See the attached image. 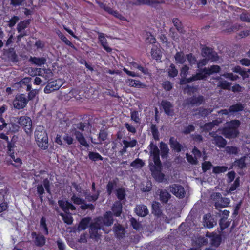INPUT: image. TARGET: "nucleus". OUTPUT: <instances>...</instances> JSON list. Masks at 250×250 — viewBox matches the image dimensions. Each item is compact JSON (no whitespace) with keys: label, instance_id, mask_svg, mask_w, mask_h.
<instances>
[{"label":"nucleus","instance_id":"nucleus-1","mask_svg":"<svg viewBox=\"0 0 250 250\" xmlns=\"http://www.w3.org/2000/svg\"><path fill=\"white\" fill-rule=\"evenodd\" d=\"M153 163L150 162L149 167L151 175L155 180L158 182H162L165 179V174L162 172V164L160 157H153Z\"/></svg>","mask_w":250,"mask_h":250},{"label":"nucleus","instance_id":"nucleus-2","mask_svg":"<svg viewBox=\"0 0 250 250\" xmlns=\"http://www.w3.org/2000/svg\"><path fill=\"white\" fill-rule=\"evenodd\" d=\"M87 125V124L86 123L80 122L77 124H73L70 129L71 132L73 134H74L76 140L82 146L86 147L89 146V145L84 137L83 133L78 130L81 131H84V128Z\"/></svg>","mask_w":250,"mask_h":250},{"label":"nucleus","instance_id":"nucleus-3","mask_svg":"<svg viewBox=\"0 0 250 250\" xmlns=\"http://www.w3.org/2000/svg\"><path fill=\"white\" fill-rule=\"evenodd\" d=\"M35 138L41 148L45 150L48 146V136L43 126H38L35 131Z\"/></svg>","mask_w":250,"mask_h":250},{"label":"nucleus","instance_id":"nucleus-4","mask_svg":"<svg viewBox=\"0 0 250 250\" xmlns=\"http://www.w3.org/2000/svg\"><path fill=\"white\" fill-rule=\"evenodd\" d=\"M14 121L22 127L27 134H30L32 132V122L29 117L23 116L20 117H14Z\"/></svg>","mask_w":250,"mask_h":250},{"label":"nucleus","instance_id":"nucleus-5","mask_svg":"<svg viewBox=\"0 0 250 250\" xmlns=\"http://www.w3.org/2000/svg\"><path fill=\"white\" fill-rule=\"evenodd\" d=\"M63 80L57 79L49 82L44 89V93L49 94L58 90L63 84Z\"/></svg>","mask_w":250,"mask_h":250},{"label":"nucleus","instance_id":"nucleus-6","mask_svg":"<svg viewBox=\"0 0 250 250\" xmlns=\"http://www.w3.org/2000/svg\"><path fill=\"white\" fill-rule=\"evenodd\" d=\"M213 199L215 201V206L217 209L227 207L230 201L229 198L222 197L221 194L219 192L216 193L214 195Z\"/></svg>","mask_w":250,"mask_h":250},{"label":"nucleus","instance_id":"nucleus-7","mask_svg":"<svg viewBox=\"0 0 250 250\" xmlns=\"http://www.w3.org/2000/svg\"><path fill=\"white\" fill-rule=\"evenodd\" d=\"M28 102V100L24 94H21L16 95L13 104L14 107L17 109H23L25 107Z\"/></svg>","mask_w":250,"mask_h":250},{"label":"nucleus","instance_id":"nucleus-8","mask_svg":"<svg viewBox=\"0 0 250 250\" xmlns=\"http://www.w3.org/2000/svg\"><path fill=\"white\" fill-rule=\"evenodd\" d=\"M168 189L177 197L183 198L185 197L186 193L185 189L180 185L172 184L170 185Z\"/></svg>","mask_w":250,"mask_h":250},{"label":"nucleus","instance_id":"nucleus-9","mask_svg":"<svg viewBox=\"0 0 250 250\" xmlns=\"http://www.w3.org/2000/svg\"><path fill=\"white\" fill-rule=\"evenodd\" d=\"M221 133L225 138L230 139L237 137L239 134V131L227 125L222 129Z\"/></svg>","mask_w":250,"mask_h":250},{"label":"nucleus","instance_id":"nucleus-10","mask_svg":"<svg viewBox=\"0 0 250 250\" xmlns=\"http://www.w3.org/2000/svg\"><path fill=\"white\" fill-rule=\"evenodd\" d=\"M58 202L59 207L65 213H69L70 210H75L76 209L75 206L68 200L62 199L59 200Z\"/></svg>","mask_w":250,"mask_h":250},{"label":"nucleus","instance_id":"nucleus-11","mask_svg":"<svg viewBox=\"0 0 250 250\" xmlns=\"http://www.w3.org/2000/svg\"><path fill=\"white\" fill-rule=\"evenodd\" d=\"M200 71L202 73V75L205 76V79L208 76L219 73L221 71V68L217 65H213L208 68L204 67L200 69Z\"/></svg>","mask_w":250,"mask_h":250},{"label":"nucleus","instance_id":"nucleus-12","mask_svg":"<svg viewBox=\"0 0 250 250\" xmlns=\"http://www.w3.org/2000/svg\"><path fill=\"white\" fill-rule=\"evenodd\" d=\"M18 137L14 135L7 143V152L9 156H14L15 151L17 150V146L16 143L17 141Z\"/></svg>","mask_w":250,"mask_h":250},{"label":"nucleus","instance_id":"nucleus-13","mask_svg":"<svg viewBox=\"0 0 250 250\" xmlns=\"http://www.w3.org/2000/svg\"><path fill=\"white\" fill-rule=\"evenodd\" d=\"M95 32L98 35V41L99 43L102 46V47L108 53L112 52V48L108 46V42L105 37L104 33L100 32L99 31H95Z\"/></svg>","mask_w":250,"mask_h":250},{"label":"nucleus","instance_id":"nucleus-14","mask_svg":"<svg viewBox=\"0 0 250 250\" xmlns=\"http://www.w3.org/2000/svg\"><path fill=\"white\" fill-rule=\"evenodd\" d=\"M169 144L171 149L176 153H179L184 150L183 145L178 142L174 137H170Z\"/></svg>","mask_w":250,"mask_h":250},{"label":"nucleus","instance_id":"nucleus-15","mask_svg":"<svg viewBox=\"0 0 250 250\" xmlns=\"http://www.w3.org/2000/svg\"><path fill=\"white\" fill-rule=\"evenodd\" d=\"M161 106L164 110L165 113L168 116H172L174 114L173 104L168 101L163 100L161 101Z\"/></svg>","mask_w":250,"mask_h":250},{"label":"nucleus","instance_id":"nucleus-16","mask_svg":"<svg viewBox=\"0 0 250 250\" xmlns=\"http://www.w3.org/2000/svg\"><path fill=\"white\" fill-rule=\"evenodd\" d=\"M31 236L33 238L35 239L34 243L36 246L42 247L45 245L46 239L43 235L37 234L36 232H32Z\"/></svg>","mask_w":250,"mask_h":250},{"label":"nucleus","instance_id":"nucleus-17","mask_svg":"<svg viewBox=\"0 0 250 250\" xmlns=\"http://www.w3.org/2000/svg\"><path fill=\"white\" fill-rule=\"evenodd\" d=\"M3 54L12 62L16 63L18 62V56L14 48H10L5 50Z\"/></svg>","mask_w":250,"mask_h":250},{"label":"nucleus","instance_id":"nucleus-18","mask_svg":"<svg viewBox=\"0 0 250 250\" xmlns=\"http://www.w3.org/2000/svg\"><path fill=\"white\" fill-rule=\"evenodd\" d=\"M205 101L204 97L202 95H199L198 97L192 96L188 98L187 100L186 104L188 105H199L202 104Z\"/></svg>","mask_w":250,"mask_h":250},{"label":"nucleus","instance_id":"nucleus-19","mask_svg":"<svg viewBox=\"0 0 250 250\" xmlns=\"http://www.w3.org/2000/svg\"><path fill=\"white\" fill-rule=\"evenodd\" d=\"M111 210L114 216L120 217L123 212V205L119 201H116L111 207Z\"/></svg>","mask_w":250,"mask_h":250},{"label":"nucleus","instance_id":"nucleus-20","mask_svg":"<svg viewBox=\"0 0 250 250\" xmlns=\"http://www.w3.org/2000/svg\"><path fill=\"white\" fill-rule=\"evenodd\" d=\"M136 214L141 217H145L148 214L147 207L145 205H139L136 206L135 208Z\"/></svg>","mask_w":250,"mask_h":250},{"label":"nucleus","instance_id":"nucleus-21","mask_svg":"<svg viewBox=\"0 0 250 250\" xmlns=\"http://www.w3.org/2000/svg\"><path fill=\"white\" fill-rule=\"evenodd\" d=\"M157 192L159 193V200L162 203H167L171 197V195L166 189H159Z\"/></svg>","mask_w":250,"mask_h":250},{"label":"nucleus","instance_id":"nucleus-22","mask_svg":"<svg viewBox=\"0 0 250 250\" xmlns=\"http://www.w3.org/2000/svg\"><path fill=\"white\" fill-rule=\"evenodd\" d=\"M114 231L116 237L118 239L123 238L125 236V229L120 224H118L114 227Z\"/></svg>","mask_w":250,"mask_h":250},{"label":"nucleus","instance_id":"nucleus-23","mask_svg":"<svg viewBox=\"0 0 250 250\" xmlns=\"http://www.w3.org/2000/svg\"><path fill=\"white\" fill-rule=\"evenodd\" d=\"M113 215L111 211H106L103 216V222L104 225L107 226H110L112 225L114 221Z\"/></svg>","mask_w":250,"mask_h":250},{"label":"nucleus","instance_id":"nucleus-24","mask_svg":"<svg viewBox=\"0 0 250 250\" xmlns=\"http://www.w3.org/2000/svg\"><path fill=\"white\" fill-rule=\"evenodd\" d=\"M164 3V1L161 2L157 0H136L134 3L135 5H147L151 6H153L156 4L163 3Z\"/></svg>","mask_w":250,"mask_h":250},{"label":"nucleus","instance_id":"nucleus-25","mask_svg":"<svg viewBox=\"0 0 250 250\" xmlns=\"http://www.w3.org/2000/svg\"><path fill=\"white\" fill-rule=\"evenodd\" d=\"M127 83L128 85L132 87H137V88H145L146 87V84L142 83L139 80H136L133 79H128L127 80Z\"/></svg>","mask_w":250,"mask_h":250},{"label":"nucleus","instance_id":"nucleus-26","mask_svg":"<svg viewBox=\"0 0 250 250\" xmlns=\"http://www.w3.org/2000/svg\"><path fill=\"white\" fill-rule=\"evenodd\" d=\"M205 76L202 75V73H201L200 69L199 72L197 73L196 74L192 75L191 77L186 79V82L181 83V84H187L188 83H190L192 82L197 81V80H204Z\"/></svg>","mask_w":250,"mask_h":250},{"label":"nucleus","instance_id":"nucleus-27","mask_svg":"<svg viewBox=\"0 0 250 250\" xmlns=\"http://www.w3.org/2000/svg\"><path fill=\"white\" fill-rule=\"evenodd\" d=\"M213 137L214 143L219 147H224L227 144V141L221 136L215 135L212 136Z\"/></svg>","mask_w":250,"mask_h":250},{"label":"nucleus","instance_id":"nucleus-28","mask_svg":"<svg viewBox=\"0 0 250 250\" xmlns=\"http://www.w3.org/2000/svg\"><path fill=\"white\" fill-rule=\"evenodd\" d=\"M206 236L211 238V243L212 245L216 247H218L220 245L221 242V237L220 235H215L214 234H212L210 233L207 232L206 233Z\"/></svg>","mask_w":250,"mask_h":250},{"label":"nucleus","instance_id":"nucleus-29","mask_svg":"<svg viewBox=\"0 0 250 250\" xmlns=\"http://www.w3.org/2000/svg\"><path fill=\"white\" fill-rule=\"evenodd\" d=\"M152 213L157 217H160L162 214L161 209V204L158 202H154L152 205Z\"/></svg>","mask_w":250,"mask_h":250},{"label":"nucleus","instance_id":"nucleus-30","mask_svg":"<svg viewBox=\"0 0 250 250\" xmlns=\"http://www.w3.org/2000/svg\"><path fill=\"white\" fill-rule=\"evenodd\" d=\"M74 136H75L74 134H72L71 130L70 129L69 131L64 134L62 137V139L65 144L70 145L73 144L74 141Z\"/></svg>","mask_w":250,"mask_h":250},{"label":"nucleus","instance_id":"nucleus-31","mask_svg":"<svg viewBox=\"0 0 250 250\" xmlns=\"http://www.w3.org/2000/svg\"><path fill=\"white\" fill-rule=\"evenodd\" d=\"M29 61L32 63L40 66L45 63L46 60L43 57L37 58L36 57H30Z\"/></svg>","mask_w":250,"mask_h":250},{"label":"nucleus","instance_id":"nucleus-32","mask_svg":"<svg viewBox=\"0 0 250 250\" xmlns=\"http://www.w3.org/2000/svg\"><path fill=\"white\" fill-rule=\"evenodd\" d=\"M56 33L58 36L59 38L62 41H63L65 44L71 47L72 48H75L74 44L67 39V38L61 32V31L60 30L58 29L57 30H56Z\"/></svg>","mask_w":250,"mask_h":250},{"label":"nucleus","instance_id":"nucleus-33","mask_svg":"<svg viewBox=\"0 0 250 250\" xmlns=\"http://www.w3.org/2000/svg\"><path fill=\"white\" fill-rule=\"evenodd\" d=\"M172 23L179 33H184L185 30L184 29V27L182 25V22L179 19L177 18H173L172 19Z\"/></svg>","mask_w":250,"mask_h":250},{"label":"nucleus","instance_id":"nucleus-34","mask_svg":"<svg viewBox=\"0 0 250 250\" xmlns=\"http://www.w3.org/2000/svg\"><path fill=\"white\" fill-rule=\"evenodd\" d=\"M218 125V122L216 120L213 121L205 123L203 125L201 126V128L203 131L208 132L215 126Z\"/></svg>","mask_w":250,"mask_h":250},{"label":"nucleus","instance_id":"nucleus-35","mask_svg":"<svg viewBox=\"0 0 250 250\" xmlns=\"http://www.w3.org/2000/svg\"><path fill=\"white\" fill-rule=\"evenodd\" d=\"M169 151V149L167 145L163 142H161L160 143V154L161 156H168Z\"/></svg>","mask_w":250,"mask_h":250},{"label":"nucleus","instance_id":"nucleus-36","mask_svg":"<svg viewBox=\"0 0 250 250\" xmlns=\"http://www.w3.org/2000/svg\"><path fill=\"white\" fill-rule=\"evenodd\" d=\"M31 21L30 19H27L20 21L18 23L17 27L18 33L21 32L23 30L26 28L30 24Z\"/></svg>","mask_w":250,"mask_h":250},{"label":"nucleus","instance_id":"nucleus-37","mask_svg":"<svg viewBox=\"0 0 250 250\" xmlns=\"http://www.w3.org/2000/svg\"><path fill=\"white\" fill-rule=\"evenodd\" d=\"M244 109V106L241 103H237L231 105L229 108V111L230 113H235L242 111Z\"/></svg>","mask_w":250,"mask_h":250},{"label":"nucleus","instance_id":"nucleus-38","mask_svg":"<svg viewBox=\"0 0 250 250\" xmlns=\"http://www.w3.org/2000/svg\"><path fill=\"white\" fill-rule=\"evenodd\" d=\"M60 215L62 217L64 223L68 225L72 224L73 218L70 212L68 213H61Z\"/></svg>","mask_w":250,"mask_h":250},{"label":"nucleus","instance_id":"nucleus-39","mask_svg":"<svg viewBox=\"0 0 250 250\" xmlns=\"http://www.w3.org/2000/svg\"><path fill=\"white\" fill-rule=\"evenodd\" d=\"M151 54L153 59L157 61L161 59V51L157 46H153L151 50Z\"/></svg>","mask_w":250,"mask_h":250},{"label":"nucleus","instance_id":"nucleus-40","mask_svg":"<svg viewBox=\"0 0 250 250\" xmlns=\"http://www.w3.org/2000/svg\"><path fill=\"white\" fill-rule=\"evenodd\" d=\"M40 227L43 230V233L47 235L49 234L48 228L46 224V219L45 217L42 216L40 221Z\"/></svg>","mask_w":250,"mask_h":250},{"label":"nucleus","instance_id":"nucleus-41","mask_svg":"<svg viewBox=\"0 0 250 250\" xmlns=\"http://www.w3.org/2000/svg\"><path fill=\"white\" fill-rule=\"evenodd\" d=\"M117 186V180H113L112 181H109L107 185H106V191L107 192L108 195H110L113 192V191L114 190V188L116 187Z\"/></svg>","mask_w":250,"mask_h":250},{"label":"nucleus","instance_id":"nucleus-42","mask_svg":"<svg viewBox=\"0 0 250 250\" xmlns=\"http://www.w3.org/2000/svg\"><path fill=\"white\" fill-rule=\"evenodd\" d=\"M175 60L177 63L183 64L186 62V58L182 51L177 52L174 56Z\"/></svg>","mask_w":250,"mask_h":250},{"label":"nucleus","instance_id":"nucleus-43","mask_svg":"<svg viewBox=\"0 0 250 250\" xmlns=\"http://www.w3.org/2000/svg\"><path fill=\"white\" fill-rule=\"evenodd\" d=\"M8 208V204L5 201L4 196L0 193V213L6 210Z\"/></svg>","mask_w":250,"mask_h":250},{"label":"nucleus","instance_id":"nucleus-44","mask_svg":"<svg viewBox=\"0 0 250 250\" xmlns=\"http://www.w3.org/2000/svg\"><path fill=\"white\" fill-rule=\"evenodd\" d=\"M203 219L205 223V226H206L207 228L209 229L213 228L214 225L216 224V223L214 224V219L212 218H211L210 216H207V215H206L204 217Z\"/></svg>","mask_w":250,"mask_h":250},{"label":"nucleus","instance_id":"nucleus-45","mask_svg":"<svg viewBox=\"0 0 250 250\" xmlns=\"http://www.w3.org/2000/svg\"><path fill=\"white\" fill-rule=\"evenodd\" d=\"M29 82V78L25 77L21 79V81L16 82L13 86L19 89L20 88L25 87L26 85V84Z\"/></svg>","mask_w":250,"mask_h":250},{"label":"nucleus","instance_id":"nucleus-46","mask_svg":"<svg viewBox=\"0 0 250 250\" xmlns=\"http://www.w3.org/2000/svg\"><path fill=\"white\" fill-rule=\"evenodd\" d=\"M151 156H160V149L158 146L151 142L149 145Z\"/></svg>","mask_w":250,"mask_h":250},{"label":"nucleus","instance_id":"nucleus-47","mask_svg":"<svg viewBox=\"0 0 250 250\" xmlns=\"http://www.w3.org/2000/svg\"><path fill=\"white\" fill-rule=\"evenodd\" d=\"M20 128V126L16 123H11L8 124V129L7 131V134H9L10 133H17L19 132Z\"/></svg>","mask_w":250,"mask_h":250},{"label":"nucleus","instance_id":"nucleus-48","mask_svg":"<svg viewBox=\"0 0 250 250\" xmlns=\"http://www.w3.org/2000/svg\"><path fill=\"white\" fill-rule=\"evenodd\" d=\"M232 83L226 80L220 81L218 83V87L224 90H230Z\"/></svg>","mask_w":250,"mask_h":250},{"label":"nucleus","instance_id":"nucleus-49","mask_svg":"<svg viewBox=\"0 0 250 250\" xmlns=\"http://www.w3.org/2000/svg\"><path fill=\"white\" fill-rule=\"evenodd\" d=\"M231 221H227V218H221L219 222L221 231L224 230L227 228L230 224Z\"/></svg>","mask_w":250,"mask_h":250},{"label":"nucleus","instance_id":"nucleus-50","mask_svg":"<svg viewBox=\"0 0 250 250\" xmlns=\"http://www.w3.org/2000/svg\"><path fill=\"white\" fill-rule=\"evenodd\" d=\"M202 52L203 55L208 59H212L214 57V52H213L212 50L209 47H206L203 48Z\"/></svg>","mask_w":250,"mask_h":250},{"label":"nucleus","instance_id":"nucleus-51","mask_svg":"<svg viewBox=\"0 0 250 250\" xmlns=\"http://www.w3.org/2000/svg\"><path fill=\"white\" fill-rule=\"evenodd\" d=\"M116 196L119 201L121 202L125 198L126 193L124 188H119L116 190Z\"/></svg>","mask_w":250,"mask_h":250},{"label":"nucleus","instance_id":"nucleus-52","mask_svg":"<svg viewBox=\"0 0 250 250\" xmlns=\"http://www.w3.org/2000/svg\"><path fill=\"white\" fill-rule=\"evenodd\" d=\"M228 169V167L225 166H217L213 167V173L217 174L226 172Z\"/></svg>","mask_w":250,"mask_h":250},{"label":"nucleus","instance_id":"nucleus-53","mask_svg":"<svg viewBox=\"0 0 250 250\" xmlns=\"http://www.w3.org/2000/svg\"><path fill=\"white\" fill-rule=\"evenodd\" d=\"M227 124L228 126L229 127H232L233 129H235V130L239 131L238 128L240 125L241 122L239 120L235 119L227 122Z\"/></svg>","mask_w":250,"mask_h":250},{"label":"nucleus","instance_id":"nucleus-54","mask_svg":"<svg viewBox=\"0 0 250 250\" xmlns=\"http://www.w3.org/2000/svg\"><path fill=\"white\" fill-rule=\"evenodd\" d=\"M151 131L153 138L156 141L159 140V133L156 125L152 124L150 127Z\"/></svg>","mask_w":250,"mask_h":250},{"label":"nucleus","instance_id":"nucleus-55","mask_svg":"<svg viewBox=\"0 0 250 250\" xmlns=\"http://www.w3.org/2000/svg\"><path fill=\"white\" fill-rule=\"evenodd\" d=\"M124 145L125 146V147H133L135 146L137 144V141L135 139H133L130 141L124 140L122 141Z\"/></svg>","mask_w":250,"mask_h":250},{"label":"nucleus","instance_id":"nucleus-56","mask_svg":"<svg viewBox=\"0 0 250 250\" xmlns=\"http://www.w3.org/2000/svg\"><path fill=\"white\" fill-rule=\"evenodd\" d=\"M89 219L88 218H84L82 219L80 222L79 228L82 230H85L88 227Z\"/></svg>","mask_w":250,"mask_h":250},{"label":"nucleus","instance_id":"nucleus-57","mask_svg":"<svg viewBox=\"0 0 250 250\" xmlns=\"http://www.w3.org/2000/svg\"><path fill=\"white\" fill-rule=\"evenodd\" d=\"M144 165L143 161L138 157L131 163V166L134 168H141Z\"/></svg>","mask_w":250,"mask_h":250},{"label":"nucleus","instance_id":"nucleus-58","mask_svg":"<svg viewBox=\"0 0 250 250\" xmlns=\"http://www.w3.org/2000/svg\"><path fill=\"white\" fill-rule=\"evenodd\" d=\"M168 75L170 77L174 78L176 77L178 74V70L175 68V65L173 64H171L170 65V68L168 71Z\"/></svg>","mask_w":250,"mask_h":250},{"label":"nucleus","instance_id":"nucleus-59","mask_svg":"<svg viewBox=\"0 0 250 250\" xmlns=\"http://www.w3.org/2000/svg\"><path fill=\"white\" fill-rule=\"evenodd\" d=\"M152 184L150 181H147L146 183V185L144 184H142L141 189L143 192H149L152 189Z\"/></svg>","mask_w":250,"mask_h":250},{"label":"nucleus","instance_id":"nucleus-60","mask_svg":"<svg viewBox=\"0 0 250 250\" xmlns=\"http://www.w3.org/2000/svg\"><path fill=\"white\" fill-rule=\"evenodd\" d=\"M131 119L136 123H140L141 119L138 111L134 110L130 113Z\"/></svg>","mask_w":250,"mask_h":250},{"label":"nucleus","instance_id":"nucleus-61","mask_svg":"<svg viewBox=\"0 0 250 250\" xmlns=\"http://www.w3.org/2000/svg\"><path fill=\"white\" fill-rule=\"evenodd\" d=\"M100 190H97L96 193L94 194L91 195L88 194L86 196V198L89 202H95L99 198L100 195Z\"/></svg>","mask_w":250,"mask_h":250},{"label":"nucleus","instance_id":"nucleus-62","mask_svg":"<svg viewBox=\"0 0 250 250\" xmlns=\"http://www.w3.org/2000/svg\"><path fill=\"white\" fill-rule=\"evenodd\" d=\"M71 201L73 202L74 204L76 205H81L82 204H84V200L78 196H76L75 194H73L71 198Z\"/></svg>","mask_w":250,"mask_h":250},{"label":"nucleus","instance_id":"nucleus-63","mask_svg":"<svg viewBox=\"0 0 250 250\" xmlns=\"http://www.w3.org/2000/svg\"><path fill=\"white\" fill-rule=\"evenodd\" d=\"M107 132L104 130H100L99 136H98V140L99 141V143H102V142L106 140L107 138Z\"/></svg>","mask_w":250,"mask_h":250},{"label":"nucleus","instance_id":"nucleus-64","mask_svg":"<svg viewBox=\"0 0 250 250\" xmlns=\"http://www.w3.org/2000/svg\"><path fill=\"white\" fill-rule=\"evenodd\" d=\"M226 151L229 154H237L238 152V149L236 146H227L226 147Z\"/></svg>","mask_w":250,"mask_h":250}]
</instances>
